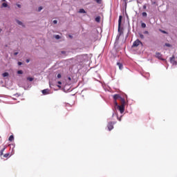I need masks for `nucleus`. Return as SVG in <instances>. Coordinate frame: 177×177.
<instances>
[{"mask_svg": "<svg viewBox=\"0 0 177 177\" xmlns=\"http://www.w3.org/2000/svg\"><path fill=\"white\" fill-rule=\"evenodd\" d=\"M140 44L142 45V41H140L139 39H137L133 43L132 48H138Z\"/></svg>", "mask_w": 177, "mask_h": 177, "instance_id": "f03ea898", "label": "nucleus"}, {"mask_svg": "<svg viewBox=\"0 0 177 177\" xmlns=\"http://www.w3.org/2000/svg\"><path fill=\"white\" fill-rule=\"evenodd\" d=\"M3 77H9V73L7 72L3 73Z\"/></svg>", "mask_w": 177, "mask_h": 177, "instance_id": "f3484780", "label": "nucleus"}, {"mask_svg": "<svg viewBox=\"0 0 177 177\" xmlns=\"http://www.w3.org/2000/svg\"><path fill=\"white\" fill-rule=\"evenodd\" d=\"M9 156H10V153H8L3 155V157H5V158H8V157H9Z\"/></svg>", "mask_w": 177, "mask_h": 177, "instance_id": "a211bd4d", "label": "nucleus"}, {"mask_svg": "<svg viewBox=\"0 0 177 177\" xmlns=\"http://www.w3.org/2000/svg\"><path fill=\"white\" fill-rule=\"evenodd\" d=\"M143 17H147V13L146 12H142Z\"/></svg>", "mask_w": 177, "mask_h": 177, "instance_id": "5701e85b", "label": "nucleus"}, {"mask_svg": "<svg viewBox=\"0 0 177 177\" xmlns=\"http://www.w3.org/2000/svg\"><path fill=\"white\" fill-rule=\"evenodd\" d=\"M95 21L97 23H100V16L95 17Z\"/></svg>", "mask_w": 177, "mask_h": 177, "instance_id": "9b49d317", "label": "nucleus"}, {"mask_svg": "<svg viewBox=\"0 0 177 177\" xmlns=\"http://www.w3.org/2000/svg\"><path fill=\"white\" fill-rule=\"evenodd\" d=\"M6 147H4L0 151V156H3V151H5Z\"/></svg>", "mask_w": 177, "mask_h": 177, "instance_id": "9d476101", "label": "nucleus"}, {"mask_svg": "<svg viewBox=\"0 0 177 177\" xmlns=\"http://www.w3.org/2000/svg\"><path fill=\"white\" fill-rule=\"evenodd\" d=\"M170 62L173 64H176V61H175V55H173L172 57L170 58Z\"/></svg>", "mask_w": 177, "mask_h": 177, "instance_id": "0eeeda50", "label": "nucleus"}, {"mask_svg": "<svg viewBox=\"0 0 177 177\" xmlns=\"http://www.w3.org/2000/svg\"><path fill=\"white\" fill-rule=\"evenodd\" d=\"M162 32H164V34H165L167 32H165V31H162Z\"/></svg>", "mask_w": 177, "mask_h": 177, "instance_id": "79ce46f5", "label": "nucleus"}, {"mask_svg": "<svg viewBox=\"0 0 177 177\" xmlns=\"http://www.w3.org/2000/svg\"><path fill=\"white\" fill-rule=\"evenodd\" d=\"M54 38H55V39H60V35H54Z\"/></svg>", "mask_w": 177, "mask_h": 177, "instance_id": "dca6fc26", "label": "nucleus"}, {"mask_svg": "<svg viewBox=\"0 0 177 177\" xmlns=\"http://www.w3.org/2000/svg\"><path fill=\"white\" fill-rule=\"evenodd\" d=\"M100 0H96V2H97V3H99Z\"/></svg>", "mask_w": 177, "mask_h": 177, "instance_id": "ea45409f", "label": "nucleus"}, {"mask_svg": "<svg viewBox=\"0 0 177 177\" xmlns=\"http://www.w3.org/2000/svg\"><path fill=\"white\" fill-rule=\"evenodd\" d=\"M28 81H30V82L34 81V78L32 77H27Z\"/></svg>", "mask_w": 177, "mask_h": 177, "instance_id": "4be33fe9", "label": "nucleus"}, {"mask_svg": "<svg viewBox=\"0 0 177 177\" xmlns=\"http://www.w3.org/2000/svg\"><path fill=\"white\" fill-rule=\"evenodd\" d=\"M2 6H3V8H8V3H2Z\"/></svg>", "mask_w": 177, "mask_h": 177, "instance_id": "6ab92c4d", "label": "nucleus"}, {"mask_svg": "<svg viewBox=\"0 0 177 177\" xmlns=\"http://www.w3.org/2000/svg\"><path fill=\"white\" fill-rule=\"evenodd\" d=\"M124 2H125V5H127V0H124Z\"/></svg>", "mask_w": 177, "mask_h": 177, "instance_id": "58836bf2", "label": "nucleus"}, {"mask_svg": "<svg viewBox=\"0 0 177 177\" xmlns=\"http://www.w3.org/2000/svg\"><path fill=\"white\" fill-rule=\"evenodd\" d=\"M17 6L18 8H21V5H20V4H17Z\"/></svg>", "mask_w": 177, "mask_h": 177, "instance_id": "473e14b6", "label": "nucleus"}, {"mask_svg": "<svg viewBox=\"0 0 177 177\" xmlns=\"http://www.w3.org/2000/svg\"><path fill=\"white\" fill-rule=\"evenodd\" d=\"M147 7L146 6V5L143 6V9H146Z\"/></svg>", "mask_w": 177, "mask_h": 177, "instance_id": "72a5a7b5", "label": "nucleus"}, {"mask_svg": "<svg viewBox=\"0 0 177 177\" xmlns=\"http://www.w3.org/2000/svg\"><path fill=\"white\" fill-rule=\"evenodd\" d=\"M57 78H62V75L60 73H59L57 75Z\"/></svg>", "mask_w": 177, "mask_h": 177, "instance_id": "bb28decb", "label": "nucleus"}, {"mask_svg": "<svg viewBox=\"0 0 177 177\" xmlns=\"http://www.w3.org/2000/svg\"><path fill=\"white\" fill-rule=\"evenodd\" d=\"M42 9V7H39V8H38V12H41V10Z\"/></svg>", "mask_w": 177, "mask_h": 177, "instance_id": "c85d7f7f", "label": "nucleus"}, {"mask_svg": "<svg viewBox=\"0 0 177 177\" xmlns=\"http://www.w3.org/2000/svg\"><path fill=\"white\" fill-rule=\"evenodd\" d=\"M139 36H140V38H141V39H145V35H143V34L139 33Z\"/></svg>", "mask_w": 177, "mask_h": 177, "instance_id": "2eb2a0df", "label": "nucleus"}, {"mask_svg": "<svg viewBox=\"0 0 177 177\" xmlns=\"http://www.w3.org/2000/svg\"><path fill=\"white\" fill-rule=\"evenodd\" d=\"M17 74H23V71H18Z\"/></svg>", "mask_w": 177, "mask_h": 177, "instance_id": "a878e982", "label": "nucleus"}, {"mask_svg": "<svg viewBox=\"0 0 177 177\" xmlns=\"http://www.w3.org/2000/svg\"><path fill=\"white\" fill-rule=\"evenodd\" d=\"M117 65L118 66L120 70H121L122 68V64L118 62Z\"/></svg>", "mask_w": 177, "mask_h": 177, "instance_id": "f8f14e48", "label": "nucleus"}, {"mask_svg": "<svg viewBox=\"0 0 177 177\" xmlns=\"http://www.w3.org/2000/svg\"><path fill=\"white\" fill-rule=\"evenodd\" d=\"M122 19V16L119 17V20H118V32H121V20Z\"/></svg>", "mask_w": 177, "mask_h": 177, "instance_id": "20e7f679", "label": "nucleus"}, {"mask_svg": "<svg viewBox=\"0 0 177 177\" xmlns=\"http://www.w3.org/2000/svg\"><path fill=\"white\" fill-rule=\"evenodd\" d=\"M118 121H121V118H118Z\"/></svg>", "mask_w": 177, "mask_h": 177, "instance_id": "4c0bfd02", "label": "nucleus"}, {"mask_svg": "<svg viewBox=\"0 0 177 177\" xmlns=\"http://www.w3.org/2000/svg\"><path fill=\"white\" fill-rule=\"evenodd\" d=\"M53 23H54V24H57V20H54Z\"/></svg>", "mask_w": 177, "mask_h": 177, "instance_id": "c756f323", "label": "nucleus"}, {"mask_svg": "<svg viewBox=\"0 0 177 177\" xmlns=\"http://www.w3.org/2000/svg\"><path fill=\"white\" fill-rule=\"evenodd\" d=\"M80 13H86V12H85V10H84V8H81L79 11Z\"/></svg>", "mask_w": 177, "mask_h": 177, "instance_id": "4468645a", "label": "nucleus"}, {"mask_svg": "<svg viewBox=\"0 0 177 177\" xmlns=\"http://www.w3.org/2000/svg\"><path fill=\"white\" fill-rule=\"evenodd\" d=\"M18 54H19V53H14L15 56H17V55H18Z\"/></svg>", "mask_w": 177, "mask_h": 177, "instance_id": "e433bc0d", "label": "nucleus"}, {"mask_svg": "<svg viewBox=\"0 0 177 177\" xmlns=\"http://www.w3.org/2000/svg\"><path fill=\"white\" fill-rule=\"evenodd\" d=\"M59 88H60L61 86H58Z\"/></svg>", "mask_w": 177, "mask_h": 177, "instance_id": "c03bdc74", "label": "nucleus"}, {"mask_svg": "<svg viewBox=\"0 0 177 177\" xmlns=\"http://www.w3.org/2000/svg\"><path fill=\"white\" fill-rule=\"evenodd\" d=\"M1 31H2V30L0 29V32H1Z\"/></svg>", "mask_w": 177, "mask_h": 177, "instance_id": "37998d69", "label": "nucleus"}, {"mask_svg": "<svg viewBox=\"0 0 177 177\" xmlns=\"http://www.w3.org/2000/svg\"><path fill=\"white\" fill-rule=\"evenodd\" d=\"M41 92H42L43 95H49L50 91H49V89L46 88V89L41 91Z\"/></svg>", "mask_w": 177, "mask_h": 177, "instance_id": "6e6552de", "label": "nucleus"}, {"mask_svg": "<svg viewBox=\"0 0 177 177\" xmlns=\"http://www.w3.org/2000/svg\"><path fill=\"white\" fill-rule=\"evenodd\" d=\"M165 45V46H167L168 48H171V46H172L171 44H169L168 43H166Z\"/></svg>", "mask_w": 177, "mask_h": 177, "instance_id": "b1692460", "label": "nucleus"}, {"mask_svg": "<svg viewBox=\"0 0 177 177\" xmlns=\"http://www.w3.org/2000/svg\"><path fill=\"white\" fill-rule=\"evenodd\" d=\"M143 34L149 35V31L145 30V31H144Z\"/></svg>", "mask_w": 177, "mask_h": 177, "instance_id": "cd10ccee", "label": "nucleus"}, {"mask_svg": "<svg viewBox=\"0 0 177 177\" xmlns=\"http://www.w3.org/2000/svg\"><path fill=\"white\" fill-rule=\"evenodd\" d=\"M6 0H1V2H5Z\"/></svg>", "mask_w": 177, "mask_h": 177, "instance_id": "a19ab883", "label": "nucleus"}, {"mask_svg": "<svg viewBox=\"0 0 177 177\" xmlns=\"http://www.w3.org/2000/svg\"><path fill=\"white\" fill-rule=\"evenodd\" d=\"M114 124H115V122H109L107 124V127L109 131H112V129H114Z\"/></svg>", "mask_w": 177, "mask_h": 177, "instance_id": "f257e3e1", "label": "nucleus"}, {"mask_svg": "<svg viewBox=\"0 0 177 177\" xmlns=\"http://www.w3.org/2000/svg\"><path fill=\"white\" fill-rule=\"evenodd\" d=\"M122 97L120 95V94H115L113 95V100H120Z\"/></svg>", "mask_w": 177, "mask_h": 177, "instance_id": "423d86ee", "label": "nucleus"}, {"mask_svg": "<svg viewBox=\"0 0 177 177\" xmlns=\"http://www.w3.org/2000/svg\"><path fill=\"white\" fill-rule=\"evenodd\" d=\"M21 64H23V63H21L20 62H18V66H21Z\"/></svg>", "mask_w": 177, "mask_h": 177, "instance_id": "2f4dec72", "label": "nucleus"}, {"mask_svg": "<svg viewBox=\"0 0 177 177\" xmlns=\"http://www.w3.org/2000/svg\"><path fill=\"white\" fill-rule=\"evenodd\" d=\"M26 63H30V59H26Z\"/></svg>", "mask_w": 177, "mask_h": 177, "instance_id": "f704fd0d", "label": "nucleus"}, {"mask_svg": "<svg viewBox=\"0 0 177 177\" xmlns=\"http://www.w3.org/2000/svg\"><path fill=\"white\" fill-rule=\"evenodd\" d=\"M119 102H120V106H125V99L122 97Z\"/></svg>", "mask_w": 177, "mask_h": 177, "instance_id": "1a4fd4ad", "label": "nucleus"}, {"mask_svg": "<svg viewBox=\"0 0 177 177\" xmlns=\"http://www.w3.org/2000/svg\"><path fill=\"white\" fill-rule=\"evenodd\" d=\"M141 27H142V28H146V24L142 23L141 24Z\"/></svg>", "mask_w": 177, "mask_h": 177, "instance_id": "412c9836", "label": "nucleus"}, {"mask_svg": "<svg viewBox=\"0 0 177 177\" xmlns=\"http://www.w3.org/2000/svg\"><path fill=\"white\" fill-rule=\"evenodd\" d=\"M118 109L119 110L120 113L122 114V113L125 111V106H124L123 105H119L118 106Z\"/></svg>", "mask_w": 177, "mask_h": 177, "instance_id": "7ed1b4c3", "label": "nucleus"}, {"mask_svg": "<svg viewBox=\"0 0 177 177\" xmlns=\"http://www.w3.org/2000/svg\"><path fill=\"white\" fill-rule=\"evenodd\" d=\"M57 84H58L59 85H62V82H58Z\"/></svg>", "mask_w": 177, "mask_h": 177, "instance_id": "c9c22d12", "label": "nucleus"}, {"mask_svg": "<svg viewBox=\"0 0 177 177\" xmlns=\"http://www.w3.org/2000/svg\"><path fill=\"white\" fill-rule=\"evenodd\" d=\"M114 104H115V106H117V107H118V106H120V105H118V102H117V100H114Z\"/></svg>", "mask_w": 177, "mask_h": 177, "instance_id": "393cba45", "label": "nucleus"}, {"mask_svg": "<svg viewBox=\"0 0 177 177\" xmlns=\"http://www.w3.org/2000/svg\"><path fill=\"white\" fill-rule=\"evenodd\" d=\"M61 53H62V55H66V51H62Z\"/></svg>", "mask_w": 177, "mask_h": 177, "instance_id": "7c9ffc66", "label": "nucleus"}, {"mask_svg": "<svg viewBox=\"0 0 177 177\" xmlns=\"http://www.w3.org/2000/svg\"><path fill=\"white\" fill-rule=\"evenodd\" d=\"M17 24H19V26H23V22L19 21V20H17Z\"/></svg>", "mask_w": 177, "mask_h": 177, "instance_id": "aec40b11", "label": "nucleus"}, {"mask_svg": "<svg viewBox=\"0 0 177 177\" xmlns=\"http://www.w3.org/2000/svg\"><path fill=\"white\" fill-rule=\"evenodd\" d=\"M14 139H15V137H13V136H10L8 138V140H10V142H13Z\"/></svg>", "mask_w": 177, "mask_h": 177, "instance_id": "ddd939ff", "label": "nucleus"}, {"mask_svg": "<svg viewBox=\"0 0 177 177\" xmlns=\"http://www.w3.org/2000/svg\"><path fill=\"white\" fill-rule=\"evenodd\" d=\"M156 57H157V59H159L160 60H165V59H162V55L160 53H156Z\"/></svg>", "mask_w": 177, "mask_h": 177, "instance_id": "39448f33", "label": "nucleus"}]
</instances>
